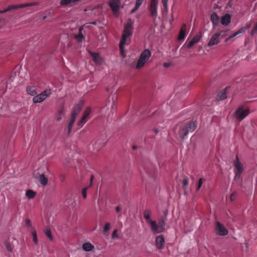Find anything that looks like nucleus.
I'll list each match as a JSON object with an SVG mask.
<instances>
[{
  "mask_svg": "<svg viewBox=\"0 0 257 257\" xmlns=\"http://www.w3.org/2000/svg\"><path fill=\"white\" fill-rule=\"evenodd\" d=\"M198 122L196 120L178 125L174 130L175 135L176 138L184 140L189 133L193 132L196 128Z\"/></svg>",
  "mask_w": 257,
  "mask_h": 257,
  "instance_id": "f257e3e1",
  "label": "nucleus"
},
{
  "mask_svg": "<svg viewBox=\"0 0 257 257\" xmlns=\"http://www.w3.org/2000/svg\"><path fill=\"white\" fill-rule=\"evenodd\" d=\"M133 24L134 22L132 19H129L124 27L123 34L119 44V50L123 57H125L124 55V46L130 44V40L128 39V38L131 37L133 33Z\"/></svg>",
  "mask_w": 257,
  "mask_h": 257,
  "instance_id": "f03ea898",
  "label": "nucleus"
},
{
  "mask_svg": "<svg viewBox=\"0 0 257 257\" xmlns=\"http://www.w3.org/2000/svg\"><path fill=\"white\" fill-rule=\"evenodd\" d=\"M228 30H222L213 34L207 44L208 46L211 47L219 44L222 39L228 35Z\"/></svg>",
  "mask_w": 257,
  "mask_h": 257,
  "instance_id": "7ed1b4c3",
  "label": "nucleus"
},
{
  "mask_svg": "<svg viewBox=\"0 0 257 257\" xmlns=\"http://www.w3.org/2000/svg\"><path fill=\"white\" fill-rule=\"evenodd\" d=\"M151 52L149 49H147L144 50L141 54L138 60L136 68L137 69H139L142 68L148 61L150 57L151 56Z\"/></svg>",
  "mask_w": 257,
  "mask_h": 257,
  "instance_id": "20e7f679",
  "label": "nucleus"
},
{
  "mask_svg": "<svg viewBox=\"0 0 257 257\" xmlns=\"http://www.w3.org/2000/svg\"><path fill=\"white\" fill-rule=\"evenodd\" d=\"M168 212L167 210L164 212L163 215L159 219L158 224L157 223L156 229L152 230L153 233H159L164 231Z\"/></svg>",
  "mask_w": 257,
  "mask_h": 257,
  "instance_id": "39448f33",
  "label": "nucleus"
},
{
  "mask_svg": "<svg viewBox=\"0 0 257 257\" xmlns=\"http://www.w3.org/2000/svg\"><path fill=\"white\" fill-rule=\"evenodd\" d=\"M249 113L248 109H244L242 106H240L235 111L233 116L239 122L244 119Z\"/></svg>",
  "mask_w": 257,
  "mask_h": 257,
  "instance_id": "423d86ee",
  "label": "nucleus"
},
{
  "mask_svg": "<svg viewBox=\"0 0 257 257\" xmlns=\"http://www.w3.org/2000/svg\"><path fill=\"white\" fill-rule=\"evenodd\" d=\"M52 94V90L51 89H46L42 93L36 94L33 98V102L34 103H40L44 101L47 97Z\"/></svg>",
  "mask_w": 257,
  "mask_h": 257,
  "instance_id": "0eeeda50",
  "label": "nucleus"
},
{
  "mask_svg": "<svg viewBox=\"0 0 257 257\" xmlns=\"http://www.w3.org/2000/svg\"><path fill=\"white\" fill-rule=\"evenodd\" d=\"M152 214L150 209H146L144 211V217L146 222L150 225L152 230H156L157 227V222L153 221L151 219V216Z\"/></svg>",
  "mask_w": 257,
  "mask_h": 257,
  "instance_id": "6e6552de",
  "label": "nucleus"
},
{
  "mask_svg": "<svg viewBox=\"0 0 257 257\" xmlns=\"http://www.w3.org/2000/svg\"><path fill=\"white\" fill-rule=\"evenodd\" d=\"M37 3H26L24 4H18V5H9L7 8L4 9L3 10L0 11V14L6 13L8 11H11L14 9H17L19 8H23L27 7H31L36 5Z\"/></svg>",
  "mask_w": 257,
  "mask_h": 257,
  "instance_id": "1a4fd4ad",
  "label": "nucleus"
},
{
  "mask_svg": "<svg viewBox=\"0 0 257 257\" xmlns=\"http://www.w3.org/2000/svg\"><path fill=\"white\" fill-rule=\"evenodd\" d=\"M215 230L216 234L219 236H224L228 234V230L225 226L218 221L216 222Z\"/></svg>",
  "mask_w": 257,
  "mask_h": 257,
  "instance_id": "9d476101",
  "label": "nucleus"
},
{
  "mask_svg": "<svg viewBox=\"0 0 257 257\" xmlns=\"http://www.w3.org/2000/svg\"><path fill=\"white\" fill-rule=\"evenodd\" d=\"M157 5L158 2L157 0H151L149 11L150 16L154 20L156 19L157 16Z\"/></svg>",
  "mask_w": 257,
  "mask_h": 257,
  "instance_id": "9b49d317",
  "label": "nucleus"
},
{
  "mask_svg": "<svg viewBox=\"0 0 257 257\" xmlns=\"http://www.w3.org/2000/svg\"><path fill=\"white\" fill-rule=\"evenodd\" d=\"M234 165L236 170L235 172V178L237 177L239 178L240 175V174L242 172L243 169V166L241 162L239 161L237 155H236L235 157V159L234 161Z\"/></svg>",
  "mask_w": 257,
  "mask_h": 257,
  "instance_id": "f8f14e48",
  "label": "nucleus"
},
{
  "mask_svg": "<svg viewBox=\"0 0 257 257\" xmlns=\"http://www.w3.org/2000/svg\"><path fill=\"white\" fill-rule=\"evenodd\" d=\"M90 111L91 110L90 108L87 107L85 109L81 119L77 122V125L79 127H82L84 125V124L87 121V117L89 115Z\"/></svg>",
  "mask_w": 257,
  "mask_h": 257,
  "instance_id": "ddd939ff",
  "label": "nucleus"
},
{
  "mask_svg": "<svg viewBox=\"0 0 257 257\" xmlns=\"http://www.w3.org/2000/svg\"><path fill=\"white\" fill-rule=\"evenodd\" d=\"M120 5V0H111L109 6L113 13H116L119 11Z\"/></svg>",
  "mask_w": 257,
  "mask_h": 257,
  "instance_id": "4468645a",
  "label": "nucleus"
},
{
  "mask_svg": "<svg viewBox=\"0 0 257 257\" xmlns=\"http://www.w3.org/2000/svg\"><path fill=\"white\" fill-rule=\"evenodd\" d=\"M35 177L42 185L45 186L48 184V179L45 177L44 174L37 173L35 174Z\"/></svg>",
  "mask_w": 257,
  "mask_h": 257,
  "instance_id": "2eb2a0df",
  "label": "nucleus"
},
{
  "mask_svg": "<svg viewBox=\"0 0 257 257\" xmlns=\"http://www.w3.org/2000/svg\"><path fill=\"white\" fill-rule=\"evenodd\" d=\"M165 244V239L162 235H160L156 237V246L157 248L161 249Z\"/></svg>",
  "mask_w": 257,
  "mask_h": 257,
  "instance_id": "dca6fc26",
  "label": "nucleus"
},
{
  "mask_svg": "<svg viewBox=\"0 0 257 257\" xmlns=\"http://www.w3.org/2000/svg\"><path fill=\"white\" fill-rule=\"evenodd\" d=\"M89 54L92 58L93 61L96 64H100L102 63V58L98 53L90 51Z\"/></svg>",
  "mask_w": 257,
  "mask_h": 257,
  "instance_id": "f3484780",
  "label": "nucleus"
},
{
  "mask_svg": "<svg viewBox=\"0 0 257 257\" xmlns=\"http://www.w3.org/2000/svg\"><path fill=\"white\" fill-rule=\"evenodd\" d=\"M83 106V103L81 102H79V103L76 104L74 107L73 109L71 112V116H74V117L76 118L77 114L81 110Z\"/></svg>",
  "mask_w": 257,
  "mask_h": 257,
  "instance_id": "a211bd4d",
  "label": "nucleus"
},
{
  "mask_svg": "<svg viewBox=\"0 0 257 257\" xmlns=\"http://www.w3.org/2000/svg\"><path fill=\"white\" fill-rule=\"evenodd\" d=\"M210 20L213 24V28L214 29L219 24V17L215 12L213 13L210 16Z\"/></svg>",
  "mask_w": 257,
  "mask_h": 257,
  "instance_id": "6ab92c4d",
  "label": "nucleus"
},
{
  "mask_svg": "<svg viewBox=\"0 0 257 257\" xmlns=\"http://www.w3.org/2000/svg\"><path fill=\"white\" fill-rule=\"evenodd\" d=\"M245 28H241L237 32H236L235 33H234L232 35H231L229 36V37H228L227 38H226L225 39V42L228 43L229 41H233V40H232V39L234 37H235V36H236L238 34L244 33L245 32Z\"/></svg>",
  "mask_w": 257,
  "mask_h": 257,
  "instance_id": "aec40b11",
  "label": "nucleus"
},
{
  "mask_svg": "<svg viewBox=\"0 0 257 257\" xmlns=\"http://www.w3.org/2000/svg\"><path fill=\"white\" fill-rule=\"evenodd\" d=\"M231 21V16L229 14H226L221 17V24L223 26H227Z\"/></svg>",
  "mask_w": 257,
  "mask_h": 257,
  "instance_id": "412c9836",
  "label": "nucleus"
},
{
  "mask_svg": "<svg viewBox=\"0 0 257 257\" xmlns=\"http://www.w3.org/2000/svg\"><path fill=\"white\" fill-rule=\"evenodd\" d=\"M186 25L185 24H183L182 25L179 35L178 36V40H184L185 36H186Z\"/></svg>",
  "mask_w": 257,
  "mask_h": 257,
  "instance_id": "4be33fe9",
  "label": "nucleus"
},
{
  "mask_svg": "<svg viewBox=\"0 0 257 257\" xmlns=\"http://www.w3.org/2000/svg\"><path fill=\"white\" fill-rule=\"evenodd\" d=\"M93 179H94V176L93 175H91L90 176V185L88 186H87L86 187H84L82 189L81 194H82V196L83 199H86L87 197V191L88 189L89 188L91 187V186L92 185V181H93Z\"/></svg>",
  "mask_w": 257,
  "mask_h": 257,
  "instance_id": "5701e85b",
  "label": "nucleus"
},
{
  "mask_svg": "<svg viewBox=\"0 0 257 257\" xmlns=\"http://www.w3.org/2000/svg\"><path fill=\"white\" fill-rule=\"evenodd\" d=\"M26 91L28 94L33 96L37 94L36 87L34 86H28L26 87Z\"/></svg>",
  "mask_w": 257,
  "mask_h": 257,
  "instance_id": "b1692460",
  "label": "nucleus"
},
{
  "mask_svg": "<svg viewBox=\"0 0 257 257\" xmlns=\"http://www.w3.org/2000/svg\"><path fill=\"white\" fill-rule=\"evenodd\" d=\"M83 27H81L79 28V33L75 35L74 38L78 42H81L84 39V37L82 34Z\"/></svg>",
  "mask_w": 257,
  "mask_h": 257,
  "instance_id": "393cba45",
  "label": "nucleus"
},
{
  "mask_svg": "<svg viewBox=\"0 0 257 257\" xmlns=\"http://www.w3.org/2000/svg\"><path fill=\"white\" fill-rule=\"evenodd\" d=\"M82 249L86 251H90L94 248V246L89 242H85L82 245Z\"/></svg>",
  "mask_w": 257,
  "mask_h": 257,
  "instance_id": "a878e982",
  "label": "nucleus"
},
{
  "mask_svg": "<svg viewBox=\"0 0 257 257\" xmlns=\"http://www.w3.org/2000/svg\"><path fill=\"white\" fill-rule=\"evenodd\" d=\"M75 118H76L74 117V116H71L70 119L69 120V122L68 124L67 127V131L68 135H69L70 133H71L72 126H73V123L75 120Z\"/></svg>",
  "mask_w": 257,
  "mask_h": 257,
  "instance_id": "bb28decb",
  "label": "nucleus"
},
{
  "mask_svg": "<svg viewBox=\"0 0 257 257\" xmlns=\"http://www.w3.org/2000/svg\"><path fill=\"white\" fill-rule=\"evenodd\" d=\"M226 97V91L225 89L221 90L217 95L216 99L218 100H222Z\"/></svg>",
  "mask_w": 257,
  "mask_h": 257,
  "instance_id": "cd10ccee",
  "label": "nucleus"
},
{
  "mask_svg": "<svg viewBox=\"0 0 257 257\" xmlns=\"http://www.w3.org/2000/svg\"><path fill=\"white\" fill-rule=\"evenodd\" d=\"M143 0H136V5L134 9L131 11V13H135L142 4Z\"/></svg>",
  "mask_w": 257,
  "mask_h": 257,
  "instance_id": "c85d7f7f",
  "label": "nucleus"
},
{
  "mask_svg": "<svg viewBox=\"0 0 257 257\" xmlns=\"http://www.w3.org/2000/svg\"><path fill=\"white\" fill-rule=\"evenodd\" d=\"M36 194V192L32 190H28L26 193V196L30 199L34 198Z\"/></svg>",
  "mask_w": 257,
  "mask_h": 257,
  "instance_id": "c756f323",
  "label": "nucleus"
},
{
  "mask_svg": "<svg viewBox=\"0 0 257 257\" xmlns=\"http://www.w3.org/2000/svg\"><path fill=\"white\" fill-rule=\"evenodd\" d=\"M32 235L33 236V240L35 244H37L38 243V239H37V232L35 230H33L32 231Z\"/></svg>",
  "mask_w": 257,
  "mask_h": 257,
  "instance_id": "7c9ffc66",
  "label": "nucleus"
},
{
  "mask_svg": "<svg viewBox=\"0 0 257 257\" xmlns=\"http://www.w3.org/2000/svg\"><path fill=\"white\" fill-rule=\"evenodd\" d=\"M45 233L46 234V235L50 239V240H52L53 239V237H52V235L51 234V230L49 228H47L45 230Z\"/></svg>",
  "mask_w": 257,
  "mask_h": 257,
  "instance_id": "2f4dec72",
  "label": "nucleus"
},
{
  "mask_svg": "<svg viewBox=\"0 0 257 257\" xmlns=\"http://www.w3.org/2000/svg\"><path fill=\"white\" fill-rule=\"evenodd\" d=\"M162 2L163 4V8H164L163 12L164 11H165L166 13H167L168 12V4H167L168 0H162Z\"/></svg>",
  "mask_w": 257,
  "mask_h": 257,
  "instance_id": "473e14b6",
  "label": "nucleus"
},
{
  "mask_svg": "<svg viewBox=\"0 0 257 257\" xmlns=\"http://www.w3.org/2000/svg\"><path fill=\"white\" fill-rule=\"evenodd\" d=\"M205 179L203 178H201L199 179V180L198 181V186L196 188V190L197 191L200 189V188L202 185V183L205 181Z\"/></svg>",
  "mask_w": 257,
  "mask_h": 257,
  "instance_id": "72a5a7b5",
  "label": "nucleus"
},
{
  "mask_svg": "<svg viewBox=\"0 0 257 257\" xmlns=\"http://www.w3.org/2000/svg\"><path fill=\"white\" fill-rule=\"evenodd\" d=\"M25 224L27 227H31L32 229H33V228L32 226L31 220L30 219L26 218L25 219Z\"/></svg>",
  "mask_w": 257,
  "mask_h": 257,
  "instance_id": "f704fd0d",
  "label": "nucleus"
},
{
  "mask_svg": "<svg viewBox=\"0 0 257 257\" xmlns=\"http://www.w3.org/2000/svg\"><path fill=\"white\" fill-rule=\"evenodd\" d=\"M189 182L187 178H184L182 180L183 188L184 190L186 189V186L188 185Z\"/></svg>",
  "mask_w": 257,
  "mask_h": 257,
  "instance_id": "c9c22d12",
  "label": "nucleus"
},
{
  "mask_svg": "<svg viewBox=\"0 0 257 257\" xmlns=\"http://www.w3.org/2000/svg\"><path fill=\"white\" fill-rule=\"evenodd\" d=\"M195 42L192 40V39L188 43L187 41L186 42L185 45H187V47L188 48H191L195 44Z\"/></svg>",
  "mask_w": 257,
  "mask_h": 257,
  "instance_id": "e433bc0d",
  "label": "nucleus"
},
{
  "mask_svg": "<svg viewBox=\"0 0 257 257\" xmlns=\"http://www.w3.org/2000/svg\"><path fill=\"white\" fill-rule=\"evenodd\" d=\"M200 39H201V36H200L199 35H197L193 38L192 40L196 44L200 41Z\"/></svg>",
  "mask_w": 257,
  "mask_h": 257,
  "instance_id": "4c0bfd02",
  "label": "nucleus"
},
{
  "mask_svg": "<svg viewBox=\"0 0 257 257\" xmlns=\"http://www.w3.org/2000/svg\"><path fill=\"white\" fill-rule=\"evenodd\" d=\"M6 247L7 249L9 251H12L13 250V247L10 242H7L6 243Z\"/></svg>",
  "mask_w": 257,
  "mask_h": 257,
  "instance_id": "58836bf2",
  "label": "nucleus"
},
{
  "mask_svg": "<svg viewBox=\"0 0 257 257\" xmlns=\"http://www.w3.org/2000/svg\"><path fill=\"white\" fill-rule=\"evenodd\" d=\"M110 225V223L108 222L105 223V226L104 227V229H103L104 232H106L109 230Z\"/></svg>",
  "mask_w": 257,
  "mask_h": 257,
  "instance_id": "ea45409f",
  "label": "nucleus"
},
{
  "mask_svg": "<svg viewBox=\"0 0 257 257\" xmlns=\"http://www.w3.org/2000/svg\"><path fill=\"white\" fill-rule=\"evenodd\" d=\"M99 142H100V141H99V140H98L97 141L96 143V145L97 144H99V146L98 147V149H101V148H102V147L104 146V145H105V142H103V143H99Z\"/></svg>",
  "mask_w": 257,
  "mask_h": 257,
  "instance_id": "a19ab883",
  "label": "nucleus"
},
{
  "mask_svg": "<svg viewBox=\"0 0 257 257\" xmlns=\"http://www.w3.org/2000/svg\"><path fill=\"white\" fill-rule=\"evenodd\" d=\"M112 237L113 238H118V237L117 229H115L113 231V232L112 233Z\"/></svg>",
  "mask_w": 257,
  "mask_h": 257,
  "instance_id": "79ce46f5",
  "label": "nucleus"
},
{
  "mask_svg": "<svg viewBox=\"0 0 257 257\" xmlns=\"http://www.w3.org/2000/svg\"><path fill=\"white\" fill-rule=\"evenodd\" d=\"M236 196V193H235V192L232 193L231 194L230 197L231 201H233V200H235Z\"/></svg>",
  "mask_w": 257,
  "mask_h": 257,
  "instance_id": "37998d69",
  "label": "nucleus"
},
{
  "mask_svg": "<svg viewBox=\"0 0 257 257\" xmlns=\"http://www.w3.org/2000/svg\"><path fill=\"white\" fill-rule=\"evenodd\" d=\"M171 65V63L169 62H165L163 63V66L167 68L169 67Z\"/></svg>",
  "mask_w": 257,
  "mask_h": 257,
  "instance_id": "c03bdc74",
  "label": "nucleus"
},
{
  "mask_svg": "<svg viewBox=\"0 0 257 257\" xmlns=\"http://www.w3.org/2000/svg\"><path fill=\"white\" fill-rule=\"evenodd\" d=\"M114 105H115V103H114V101H113L112 105H111V109L113 110H114L115 109Z\"/></svg>",
  "mask_w": 257,
  "mask_h": 257,
  "instance_id": "a18cd8bd",
  "label": "nucleus"
},
{
  "mask_svg": "<svg viewBox=\"0 0 257 257\" xmlns=\"http://www.w3.org/2000/svg\"><path fill=\"white\" fill-rule=\"evenodd\" d=\"M115 210H116V211L117 212H119V211L120 210V208L119 206H117V207H116Z\"/></svg>",
  "mask_w": 257,
  "mask_h": 257,
  "instance_id": "49530a36",
  "label": "nucleus"
},
{
  "mask_svg": "<svg viewBox=\"0 0 257 257\" xmlns=\"http://www.w3.org/2000/svg\"><path fill=\"white\" fill-rule=\"evenodd\" d=\"M148 113H149V111H147V110H146V111L144 112V113H143V114L142 115H143V116H145V115H148Z\"/></svg>",
  "mask_w": 257,
  "mask_h": 257,
  "instance_id": "de8ad7c7",
  "label": "nucleus"
},
{
  "mask_svg": "<svg viewBox=\"0 0 257 257\" xmlns=\"http://www.w3.org/2000/svg\"><path fill=\"white\" fill-rule=\"evenodd\" d=\"M61 119H62L61 116H58V117H57V119H57V121H60Z\"/></svg>",
  "mask_w": 257,
  "mask_h": 257,
  "instance_id": "09e8293b",
  "label": "nucleus"
},
{
  "mask_svg": "<svg viewBox=\"0 0 257 257\" xmlns=\"http://www.w3.org/2000/svg\"><path fill=\"white\" fill-rule=\"evenodd\" d=\"M62 113H63V110L62 109H61V110L59 111V112H58L59 115H61L62 114Z\"/></svg>",
  "mask_w": 257,
  "mask_h": 257,
  "instance_id": "8fccbe9b",
  "label": "nucleus"
},
{
  "mask_svg": "<svg viewBox=\"0 0 257 257\" xmlns=\"http://www.w3.org/2000/svg\"><path fill=\"white\" fill-rule=\"evenodd\" d=\"M91 24L94 25H96V22H91Z\"/></svg>",
  "mask_w": 257,
  "mask_h": 257,
  "instance_id": "3c124183",
  "label": "nucleus"
},
{
  "mask_svg": "<svg viewBox=\"0 0 257 257\" xmlns=\"http://www.w3.org/2000/svg\"><path fill=\"white\" fill-rule=\"evenodd\" d=\"M46 18V16H44V17H43L42 20H44Z\"/></svg>",
  "mask_w": 257,
  "mask_h": 257,
  "instance_id": "603ef678",
  "label": "nucleus"
},
{
  "mask_svg": "<svg viewBox=\"0 0 257 257\" xmlns=\"http://www.w3.org/2000/svg\"><path fill=\"white\" fill-rule=\"evenodd\" d=\"M133 149L134 150L136 149V146H133Z\"/></svg>",
  "mask_w": 257,
  "mask_h": 257,
  "instance_id": "864d4df0",
  "label": "nucleus"
},
{
  "mask_svg": "<svg viewBox=\"0 0 257 257\" xmlns=\"http://www.w3.org/2000/svg\"><path fill=\"white\" fill-rule=\"evenodd\" d=\"M156 113H157V112H156V111H155V112H153V114H156Z\"/></svg>",
  "mask_w": 257,
  "mask_h": 257,
  "instance_id": "5fc2aeb1",
  "label": "nucleus"
},
{
  "mask_svg": "<svg viewBox=\"0 0 257 257\" xmlns=\"http://www.w3.org/2000/svg\"><path fill=\"white\" fill-rule=\"evenodd\" d=\"M165 106H166V107H169L168 104H166Z\"/></svg>",
  "mask_w": 257,
  "mask_h": 257,
  "instance_id": "6e6d98bb",
  "label": "nucleus"
},
{
  "mask_svg": "<svg viewBox=\"0 0 257 257\" xmlns=\"http://www.w3.org/2000/svg\"><path fill=\"white\" fill-rule=\"evenodd\" d=\"M158 132V130H156V133H157Z\"/></svg>",
  "mask_w": 257,
  "mask_h": 257,
  "instance_id": "4d7b16f0",
  "label": "nucleus"
},
{
  "mask_svg": "<svg viewBox=\"0 0 257 257\" xmlns=\"http://www.w3.org/2000/svg\"><path fill=\"white\" fill-rule=\"evenodd\" d=\"M246 246L247 247V243H246Z\"/></svg>",
  "mask_w": 257,
  "mask_h": 257,
  "instance_id": "13d9d810",
  "label": "nucleus"
}]
</instances>
